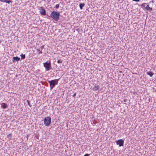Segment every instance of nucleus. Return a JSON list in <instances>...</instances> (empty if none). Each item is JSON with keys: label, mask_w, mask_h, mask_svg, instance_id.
<instances>
[{"label": "nucleus", "mask_w": 156, "mask_h": 156, "mask_svg": "<svg viewBox=\"0 0 156 156\" xmlns=\"http://www.w3.org/2000/svg\"><path fill=\"white\" fill-rule=\"evenodd\" d=\"M50 17L55 21H58L59 19L60 13L59 12L53 11L50 15Z\"/></svg>", "instance_id": "1"}, {"label": "nucleus", "mask_w": 156, "mask_h": 156, "mask_svg": "<svg viewBox=\"0 0 156 156\" xmlns=\"http://www.w3.org/2000/svg\"><path fill=\"white\" fill-rule=\"evenodd\" d=\"M60 78L52 80H48V82L49 83L50 87L51 90L54 87L55 85L58 84V81Z\"/></svg>", "instance_id": "2"}, {"label": "nucleus", "mask_w": 156, "mask_h": 156, "mask_svg": "<svg viewBox=\"0 0 156 156\" xmlns=\"http://www.w3.org/2000/svg\"><path fill=\"white\" fill-rule=\"evenodd\" d=\"M43 64L46 71H49L50 69H51V62L50 60L47 61L46 62L43 63Z\"/></svg>", "instance_id": "3"}, {"label": "nucleus", "mask_w": 156, "mask_h": 156, "mask_svg": "<svg viewBox=\"0 0 156 156\" xmlns=\"http://www.w3.org/2000/svg\"><path fill=\"white\" fill-rule=\"evenodd\" d=\"M51 123V118L49 116L45 117L44 119V123L45 126H48Z\"/></svg>", "instance_id": "4"}, {"label": "nucleus", "mask_w": 156, "mask_h": 156, "mask_svg": "<svg viewBox=\"0 0 156 156\" xmlns=\"http://www.w3.org/2000/svg\"><path fill=\"white\" fill-rule=\"evenodd\" d=\"M124 140L123 139H119L116 141L117 145H119V147L123 146L124 145Z\"/></svg>", "instance_id": "5"}, {"label": "nucleus", "mask_w": 156, "mask_h": 156, "mask_svg": "<svg viewBox=\"0 0 156 156\" xmlns=\"http://www.w3.org/2000/svg\"><path fill=\"white\" fill-rule=\"evenodd\" d=\"M39 9L40 10V13L41 15L43 16L46 15V10L44 9L43 7H40Z\"/></svg>", "instance_id": "6"}, {"label": "nucleus", "mask_w": 156, "mask_h": 156, "mask_svg": "<svg viewBox=\"0 0 156 156\" xmlns=\"http://www.w3.org/2000/svg\"><path fill=\"white\" fill-rule=\"evenodd\" d=\"M100 89V86L97 84H95L94 86L92 88V90L94 91H96Z\"/></svg>", "instance_id": "7"}, {"label": "nucleus", "mask_w": 156, "mask_h": 156, "mask_svg": "<svg viewBox=\"0 0 156 156\" xmlns=\"http://www.w3.org/2000/svg\"><path fill=\"white\" fill-rule=\"evenodd\" d=\"M20 59V58L17 56L14 57L12 58V61L13 62H18Z\"/></svg>", "instance_id": "8"}, {"label": "nucleus", "mask_w": 156, "mask_h": 156, "mask_svg": "<svg viewBox=\"0 0 156 156\" xmlns=\"http://www.w3.org/2000/svg\"><path fill=\"white\" fill-rule=\"evenodd\" d=\"M144 9H146L147 11L150 12H151L153 10L152 8L149 7V5H147L145 7Z\"/></svg>", "instance_id": "9"}, {"label": "nucleus", "mask_w": 156, "mask_h": 156, "mask_svg": "<svg viewBox=\"0 0 156 156\" xmlns=\"http://www.w3.org/2000/svg\"><path fill=\"white\" fill-rule=\"evenodd\" d=\"M1 105V107L4 109L8 107L7 104L5 103H2Z\"/></svg>", "instance_id": "10"}, {"label": "nucleus", "mask_w": 156, "mask_h": 156, "mask_svg": "<svg viewBox=\"0 0 156 156\" xmlns=\"http://www.w3.org/2000/svg\"><path fill=\"white\" fill-rule=\"evenodd\" d=\"M147 74L149 75L150 77H152L154 74V73L152 71H149L147 73Z\"/></svg>", "instance_id": "11"}, {"label": "nucleus", "mask_w": 156, "mask_h": 156, "mask_svg": "<svg viewBox=\"0 0 156 156\" xmlns=\"http://www.w3.org/2000/svg\"><path fill=\"white\" fill-rule=\"evenodd\" d=\"M85 4L84 3H80L79 4V7L80 9H82L83 7L85 6Z\"/></svg>", "instance_id": "12"}, {"label": "nucleus", "mask_w": 156, "mask_h": 156, "mask_svg": "<svg viewBox=\"0 0 156 156\" xmlns=\"http://www.w3.org/2000/svg\"><path fill=\"white\" fill-rule=\"evenodd\" d=\"M57 63H62V60H61V59L59 58H57Z\"/></svg>", "instance_id": "13"}, {"label": "nucleus", "mask_w": 156, "mask_h": 156, "mask_svg": "<svg viewBox=\"0 0 156 156\" xmlns=\"http://www.w3.org/2000/svg\"><path fill=\"white\" fill-rule=\"evenodd\" d=\"M20 56L21 57V59H24L25 58V55H23V54H22L20 55Z\"/></svg>", "instance_id": "14"}, {"label": "nucleus", "mask_w": 156, "mask_h": 156, "mask_svg": "<svg viewBox=\"0 0 156 156\" xmlns=\"http://www.w3.org/2000/svg\"><path fill=\"white\" fill-rule=\"evenodd\" d=\"M7 137L8 138H9L10 139H11L12 137V133H10L9 135H7Z\"/></svg>", "instance_id": "15"}, {"label": "nucleus", "mask_w": 156, "mask_h": 156, "mask_svg": "<svg viewBox=\"0 0 156 156\" xmlns=\"http://www.w3.org/2000/svg\"><path fill=\"white\" fill-rule=\"evenodd\" d=\"M27 103L28 105L30 107H31V104H30V101L28 100H27Z\"/></svg>", "instance_id": "16"}, {"label": "nucleus", "mask_w": 156, "mask_h": 156, "mask_svg": "<svg viewBox=\"0 0 156 156\" xmlns=\"http://www.w3.org/2000/svg\"><path fill=\"white\" fill-rule=\"evenodd\" d=\"M5 2L7 3L8 4H9L10 2H12V1L11 0H6Z\"/></svg>", "instance_id": "17"}, {"label": "nucleus", "mask_w": 156, "mask_h": 156, "mask_svg": "<svg viewBox=\"0 0 156 156\" xmlns=\"http://www.w3.org/2000/svg\"><path fill=\"white\" fill-rule=\"evenodd\" d=\"M147 4V3H143L141 5V6L142 7H145V5Z\"/></svg>", "instance_id": "18"}, {"label": "nucleus", "mask_w": 156, "mask_h": 156, "mask_svg": "<svg viewBox=\"0 0 156 156\" xmlns=\"http://www.w3.org/2000/svg\"><path fill=\"white\" fill-rule=\"evenodd\" d=\"M37 50L39 51V52L38 53L39 54H42V53L41 50L40 51L39 49L38 50L37 49Z\"/></svg>", "instance_id": "19"}, {"label": "nucleus", "mask_w": 156, "mask_h": 156, "mask_svg": "<svg viewBox=\"0 0 156 156\" xmlns=\"http://www.w3.org/2000/svg\"><path fill=\"white\" fill-rule=\"evenodd\" d=\"M59 6V4H58L55 5V8L56 9H58V8Z\"/></svg>", "instance_id": "20"}, {"label": "nucleus", "mask_w": 156, "mask_h": 156, "mask_svg": "<svg viewBox=\"0 0 156 156\" xmlns=\"http://www.w3.org/2000/svg\"><path fill=\"white\" fill-rule=\"evenodd\" d=\"M6 0H0V2H5Z\"/></svg>", "instance_id": "21"}, {"label": "nucleus", "mask_w": 156, "mask_h": 156, "mask_svg": "<svg viewBox=\"0 0 156 156\" xmlns=\"http://www.w3.org/2000/svg\"><path fill=\"white\" fill-rule=\"evenodd\" d=\"M76 93L75 92L72 95V96L73 97H74L76 96Z\"/></svg>", "instance_id": "22"}, {"label": "nucleus", "mask_w": 156, "mask_h": 156, "mask_svg": "<svg viewBox=\"0 0 156 156\" xmlns=\"http://www.w3.org/2000/svg\"><path fill=\"white\" fill-rule=\"evenodd\" d=\"M44 48V45L41 46L40 47V48H41V51L42 50V49Z\"/></svg>", "instance_id": "23"}, {"label": "nucleus", "mask_w": 156, "mask_h": 156, "mask_svg": "<svg viewBox=\"0 0 156 156\" xmlns=\"http://www.w3.org/2000/svg\"><path fill=\"white\" fill-rule=\"evenodd\" d=\"M90 154H86L83 156H89Z\"/></svg>", "instance_id": "24"}, {"label": "nucleus", "mask_w": 156, "mask_h": 156, "mask_svg": "<svg viewBox=\"0 0 156 156\" xmlns=\"http://www.w3.org/2000/svg\"><path fill=\"white\" fill-rule=\"evenodd\" d=\"M127 101V99H126V98L124 99H123V101L124 102H126Z\"/></svg>", "instance_id": "25"}, {"label": "nucleus", "mask_w": 156, "mask_h": 156, "mask_svg": "<svg viewBox=\"0 0 156 156\" xmlns=\"http://www.w3.org/2000/svg\"><path fill=\"white\" fill-rule=\"evenodd\" d=\"M133 1L136 2H138L140 1V0H132Z\"/></svg>", "instance_id": "26"}, {"label": "nucleus", "mask_w": 156, "mask_h": 156, "mask_svg": "<svg viewBox=\"0 0 156 156\" xmlns=\"http://www.w3.org/2000/svg\"><path fill=\"white\" fill-rule=\"evenodd\" d=\"M35 137H36L37 139H39V138H38V135H36L35 136Z\"/></svg>", "instance_id": "27"}, {"label": "nucleus", "mask_w": 156, "mask_h": 156, "mask_svg": "<svg viewBox=\"0 0 156 156\" xmlns=\"http://www.w3.org/2000/svg\"><path fill=\"white\" fill-rule=\"evenodd\" d=\"M79 29H78L77 30L78 31V32H79Z\"/></svg>", "instance_id": "28"}, {"label": "nucleus", "mask_w": 156, "mask_h": 156, "mask_svg": "<svg viewBox=\"0 0 156 156\" xmlns=\"http://www.w3.org/2000/svg\"><path fill=\"white\" fill-rule=\"evenodd\" d=\"M79 29H78L77 30L78 31V32H79Z\"/></svg>", "instance_id": "29"}, {"label": "nucleus", "mask_w": 156, "mask_h": 156, "mask_svg": "<svg viewBox=\"0 0 156 156\" xmlns=\"http://www.w3.org/2000/svg\"><path fill=\"white\" fill-rule=\"evenodd\" d=\"M1 41H0V43H1Z\"/></svg>", "instance_id": "30"}]
</instances>
